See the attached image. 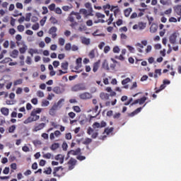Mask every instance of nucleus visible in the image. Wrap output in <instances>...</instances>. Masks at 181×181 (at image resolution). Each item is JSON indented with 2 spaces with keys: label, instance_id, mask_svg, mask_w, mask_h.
<instances>
[{
  "label": "nucleus",
  "instance_id": "5fc2aeb1",
  "mask_svg": "<svg viewBox=\"0 0 181 181\" xmlns=\"http://www.w3.org/2000/svg\"><path fill=\"white\" fill-rule=\"evenodd\" d=\"M146 100V97H143V98L139 99V104L140 105H142V104H144V103H145Z\"/></svg>",
  "mask_w": 181,
  "mask_h": 181
},
{
  "label": "nucleus",
  "instance_id": "20e7f679",
  "mask_svg": "<svg viewBox=\"0 0 181 181\" xmlns=\"http://www.w3.org/2000/svg\"><path fill=\"white\" fill-rule=\"evenodd\" d=\"M40 118V116H35V117H29L28 119H26L25 121H24V124H30V122H33L35 121H37V119H39Z\"/></svg>",
  "mask_w": 181,
  "mask_h": 181
},
{
  "label": "nucleus",
  "instance_id": "72a5a7b5",
  "mask_svg": "<svg viewBox=\"0 0 181 181\" xmlns=\"http://www.w3.org/2000/svg\"><path fill=\"white\" fill-rule=\"evenodd\" d=\"M71 15H74L78 21H80V19H81V16L80 15V13H76L74 11H72L71 13Z\"/></svg>",
  "mask_w": 181,
  "mask_h": 181
},
{
  "label": "nucleus",
  "instance_id": "09e8293b",
  "mask_svg": "<svg viewBox=\"0 0 181 181\" xmlns=\"http://www.w3.org/2000/svg\"><path fill=\"white\" fill-rule=\"evenodd\" d=\"M37 96L40 97V98H43V97H45V93L42 90H38L37 92Z\"/></svg>",
  "mask_w": 181,
  "mask_h": 181
},
{
  "label": "nucleus",
  "instance_id": "c9c22d12",
  "mask_svg": "<svg viewBox=\"0 0 181 181\" xmlns=\"http://www.w3.org/2000/svg\"><path fill=\"white\" fill-rule=\"evenodd\" d=\"M90 59H94L95 57V49H92L88 54Z\"/></svg>",
  "mask_w": 181,
  "mask_h": 181
},
{
  "label": "nucleus",
  "instance_id": "c756f323",
  "mask_svg": "<svg viewBox=\"0 0 181 181\" xmlns=\"http://www.w3.org/2000/svg\"><path fill=\"white\" fill-rule=\"evenodd\" d=\"M160 74H162V70L161 69H156L155 74L153 76L154 78H158V75L160 76Z\"/></svg>",
  "mask_w": 181,
  "mask_h": 181
},
{
  "label": "nucleus",
  "instance_id": "e2e57ef3",
  "mask_svg": "<svg viewBox=\"0 0 181 181\" xmlns=\"http://www.w3.org/2000/svg\"><path fill=\"white\" fill-rule=\"evenodd\" d=\"M119 117H121V113H119V112H116L113 115V118L115 119H118V118H119Z\"/></svg>",
  "mask_w": 181,
  "mask_h": 181
},
{
  "label": "nucleus",
  "instance_id": "6e6552de",
  "mask_svg": "<svg viewBox=\"0 0 181 181\" xmlns=\"http://www.w3.org/2000/svg\"><path fill=\"white\" fill-rule=\"evenodd\" d=\"M57 105L54 103L52 108L49 110V115H55L56 111L58 110Z\"/></svg>",
  "mask_w": 181,
  "mask_h": 181
},
{
  "label": "nucleus",
  "instance_id": "4be33fe9",
  "mask_svg": "<svg viewBox=\"0 0 181 181\" xmlns=\"http://www.w3.org/2000/svg\"><path fill=\"white\" fill-rule=\"evenodd\" d=\"M158 30V25H151V28H150V32L151 33H156Z\"/></svg>",
  "mask_w": 181,
  "mask_h": 181
},
{
  "label": "nucleus",
  "instance_id": "052dcab7",
  "mask_svg": "<svg viewBox=\"0 0 181 181\" xmlns=\"http://www.w3.org/2000/svg\"><path fill=\"white\" fill-rule=\"evenodd\" d=\"M45 175H50L52 173V168L49 167L47 170H44Z\"/></svg>",
  "mask_w": 181,
  "mask_h": 181
},
{
  "label": "nucleus",
  "instance_id": "f03ea898",
  "mask_svg": "<svg viewBox=\"0 0 181 181\" xmlns=\"http://www.w3.org/2000/svg\"><path fill=\"white\" fill-rule=\"evenodd\" d=\"M79 98L81 100H90L93 98V95L88 92H84L79 94Z\"/></svg>",
  "mask_w": 181,
  "mask_h": 181
},
{
  "label": "nucleus",
  "instance_id": "a211bd4d",
  "mask_svg": "<svg viewBox=\"0 0 181 181\" xmlns=\"http://www.w3.org/2000/svg\"><path fill=\"white\" fill-rule=\"evenodd\" d=\"M45 127H46V124L41 123L35 127V131H40V129H43Z\"/></svg>",
  "mask_w": 181,
  "mask_h": 181
},
{
  "label": "nucleus",
  "instance_id": "f257e3e1",
  "mask_svg": "<svg viewBox=\"0 0 181 181\" xmlns=\"http://www.w3.org/2000/svg\"><path fill=\"white\" fill-rule=\"evenodd\" d=\"M107 123L103 121L101 123L95 122L93 124V128L88 127L87 134L88 135H91V138L93 139H95L97 136H98V129L101 128H104V127H106Z\"/></svg>",
  "mask_w": 181,
  "mask_h": 181
},
{
  "label": "nucleus",
  "instance_id": "a18cd8bd",
  "mask_svg": "<svg viewBox=\"0 0 181 181\" xmlns=\"http://www.w3.org/2000/svg\"><path fill=\"white\" fill-rule=\"evenodd\" d=\"M65 50H66V52H70V50H71V43H66L65 45Z\"/></svg>",
  "mask_w": 181,
  "mask_h": 181
},
{
  "label": "nucleus",
  "instance_id": "8fccbe9b",
  "mask_svg": "<svg viewBox=\"0 0 181 181\" xmlns=\"http://www.w3.org/2000/svg\"><path fill=\"white\" fill-rule=\"evenodd\" d=\"M32 16V13H27L25 18V22H30V18Z\"/></svg>",
  "mask_w": 181,
  "mask_h": 181
},
{
  "label": "nucleus",
  "instance_id": "b1692460",
  "mask_svg": "<svg viewBox=\"0 0 181 181\" xmlns=\"http://www.w3.org/2000/svg\"><path fill=\"white\" fill-rule=\"evenodd\" d=\"M18 54H19V51H18L17 49H14L12 51L10 56L11 57H13V59H16Z\"/></svg>",
  "mask_w": 181,
  "mask_h": 181
},
{
  "label": "nucleus",
  "instance_id": "aec40b11",
  "mask_svg": "<svg viewBox=\"0 0 181 181\" xmlns=\"http://www.w3.org/2000/svg\"><path fill=\"white\" fill-rule=\"evenodd\" d=\"M26 50H28V45H23L22 47L19 49V52L21 54H24V53H26Z\"/></svg>",
  "mask_w": 181,
  "mask_h": 181
},
{
  "label": "nucleus",
  "instance_id": "ea45409f",
  "mask_svg": "<svg viewBox=\"0 0 181 181\" xmlns=\"http://www.w3.org/2000/svg\"><path fill=\"white\" fill-rule=\"evenodd\" d=\"M130 81H131V78H127L124 79L123 81H122V86H125V85L128 84V83H130Z\"/></svg>",
  "mask_w": 181,
  "mask_h": 181
},
{
  "label": "nucleus",
  "instance_id": "4468645a",
  "mask_svg": "<svg viewBox=\"0 0 181 181\" xmlns=\"http://www.w3.org/2000/svg\"><path fill=\"white\" fill-rule=\"evenodd\" d=\"M136 47H137V50L139 53H144V45L139 42L136 44Z\"/></svg>",
  "mask_w": 181,
  "mask_h": 181
},
{
  "label": "nucleus",
  "instance_id": "bb28decb",
  "mask_svg": "<svg viewBox=\"0 0 181 181\" xmlns=\"http://www.w3.org/2000/svg\"><path fill=\"white\" fill-rule=\"evenodd\" d=\"M64 103V99H60L57 103H54L57 107L62 108L63 107V104Z\"/></svg>",
  "mask_w": 181,
  "mask_h": 181
},
{
  "label": "nucleus",
  "instance_id": "423d86ee",
  "mask_svg": "<svg viewBox=\"0 0 181 181\" xmlns=\"http://www.w3.org/2000/svg\"><path fill=\"white\" fill-rule=\"evenodd\" d=\"M42 111H43L42 108H36L33 110V111L31 112V117H39V115H37L36 114H40V112H42Z\"/></svg>",
  "mask_w": 181,
  "mask_h": 181
},
{
  "label": "nucleus",
  "instance_id": "69168bd1",
  "mask_svg": "<svg viewBox=\"0 0 181 181\" xmlns=\"http://www.w3.org/2000/svg\"><path fill=\"white\" fill-rule=\"evenodd\" d=\"M95 16H97V18H105V15L101 13H96Z\"/></svg>",
  "mask_w": 181,
  "mask_h": 181
},
{
  "label": "nucleus",
  "instance_id": "49530a36",
  "mask_svg": "<svg viewBox=\"0 0 181 181\" xmlns=\"http://www.w3.org/2000/svg\"><path fill=\"white\" fill-rule=\"evenodd\" d=\"M9 62H12V59H11L10 57H6L4 60H2L1 63L5 64V63H9Z\"/></svg>",
  "mask_w": 181,
  "mask_h": 181
},
{
  "label": "nucleus",
  "instance_id": "cd10ccee",
  "mask_svg": "<svg viewBox=\"0 0 181 181\" xmlns=\"http://www.w3.org/2000/svg\"><path fill=\"white\" fill-rule=\"evenodd\" d=\"M165 88H166V85L164 83L160 85L159 89H156V88L155 90H156V94H158V93H160V91H162V90H165Z\"/></svg>",
  "mask_w": 181,
  "mask_h": 181
},
{
  "label": "nucleus",
  "instance_id": "37998d69",
  "mask_svg": "<svg viewBox=\"0 0 181 181\" xmlns=\"http://www.w3.org/2000/svg\"><path fill=\"white\" fill-rule=\"evenodd\" d=\"M79 32H84L85 30H87V26L86 25H81V26L78 28Z\"/></svg>",
  "mask_w": 181,
  "mask_h": 181
},
{
  "label": "nucleus",
  "instance_id": "774afa93",
  "mask_svg": "<svg viewBox=\"0 0 181 181\" xmlns=\"http://www.w3.org/2000/svg\"><path fill=\"white\" fill-rule=\"evenodd\" d=\"M33 30H37L39 29V23L34 24L32 27Z\"/></svg>",
  "mask_w": 181,
  "mask_h": 181
},
{
  "label": "nucleus",
  "instance_id": "1a4fd4ad",
  "mask_svg": "<svg viewBox=\"0 0 181 181\" xmlns=\"http://www.w3.org/2000/svg\"><path fill=\"white\" fill-rule=\"evenodd\" d=\"M81 42L83 43V45H86V46H88V45H90V38H87L86 37H81Z\"/></svg>",
  "mask_w": 181,
  "mask_h": 181
},
{
  "label": "nucleus",
  "instance_id": "473e14b6",
  "mask_svg": "<svg viewBox=\"0 0 181 181\" xmlns=\"http://www.w3.org/2000/svg\"><path fill=\"white\" fill-rule=\"evenodd\" d=\"M60 146L59 143H54L51 146V150L52 151H56V149H58V148Z\"/></svg>",
  "mask_w": 181,
  "mask_h": 181
},
{
  "label": "nucleus",
  "instance_id": "412c9836",
  "mask_svg": "<svg viewBox=\"0 0 181 181\" xmlns=\"http://www.w3.org/2000/svg\"><path fill=\"white\" fill-rule=\"evenodd\" d=\"M170 42L172 45H175L176 43V34H173L170 37Z\"/></svg>",
  "mask_w": 181,
  "mask_h": 181
},
{
  "label": "nucleus",
  "instance_id": "ddd939ff",
  "mask_svg": "<svg viewBox=\"0 0 181 181\" xmlns=\"http://www.w3.org/2000/svg\"><path fill=\"white\" fill-rule=\"evenodd\" d=\"M174 11L177 13V15H179V16H181V5H177L174 7Z\"/></svg>",
  "mask_w": 181,
  "mask_h": 181
},
{
  "label": "nucleus",
  "instance_id": "e433bc0d",
  "mask_svg": "<svg viewBox=\"0 0 181 181\" xmlns=\"http://www.w3.org/2000/svg\"><path fill=\"white\" fill-rule=\"evenodd\" d=\"M113 53L118 54L121 52V49L118 46H115L112 49Z\"/></svg>",
  "mask_w": 181,
  "mask_h": 181
},
{
  "label": "nucleus",
  "instance_id": "de8ad7c7",
  "mask_svg": "<svg viewBox=\"0 0 181 181\" xmlns=\"http://www.w3.org/2000/svg\"><path fill=\"white\" fill-rule=\"evenodd\" d=\"M94 112H95V115L93 116V118H95V117H97V115H98V114H100V112H98V105H96L94 108Z\"/></svg>",
  "mask_w": 181,
  "mask_h": 181
},
{
  "label": "nucleus",
  "instance_id": "f3484780",
  "mask_svg": "<svg viewBox=\"0 0 181 181\" xmlns=\"http://www.w3.org/2000/svg\"><path fill=\"white\" fill-rule=\"evenodd\" d=\"M143 107H138L136 110H135L133 112H132L129 116L130 117H134V115H136L137 114H139L141 111H142Z\"/></svg>",
  "mask_w": 181,
  "mask_h": 181
},
{
  "label": "nucleus",
  "instance_id": "0e129e2a",
  "mask_svg": "<svg viewBox=\"0 0 181 181\" xmlns=\"http://www.w3.org/2000/svg\"><path fill=\"white\" fill-rule=\"evenodd\" d=\"M54 12L57 13V15H62V8L57 7L55 8Z\"/></svg>",
  "mask_w": 181,
  "mask_h": 181
},
{
  "label": "nucleus",
  "instance_id": "6ab92c4d",
  "mask_svg": "<svg viewBox=\"0 0 181 181\" xmlns=\"http://www.w3.org/2000/svg\"><path fill=\"white\" fill-rule=\"evenodd\" d=\"M78 153H80V148H78L76 151H70L68 152V158L70 157V155H78Z\"/></svg>",
  "mask_w": 181,
  "mask_h": 181
},
{
  "label": "nucleus",
  "instance_id": "dca6fc26",
  "mask_svg": "<svg viewBox=\"0 0 181 181\" xmlns=\"http://www.w3.org/2000/svg\"><path fill=\"white\" fill-rule=\"evenodd\" d=\"M42 158H44V159H52L53 158V154L50 153H45L44 152H42Z\"/></svg>",
  "mask_w": 181,
  "mask_h": 181
},
{
  "label": "nucleus",
  "instance_id": "9b49d317",
  "mask_svg": "<svg viewBox=\"0 0 181 181\" xmlns=\"http://www.w3.org/2000/svg\"><path fill=\"white\" fill-rule=\"evenodd\" d=\"M28 53L33 57V54H39V50L37 49L30 48L28 49Z\"/></svg>",
  "mask_w": 181,
  "mask_h": 181
},
{
  "label": "nucleus",
  "instance_id": "0eeeda50",
  "mask_svg": "<svg viewBox=\"0 0 181 181\" xmlns=\"http://www.w3.org/2000/svg\"><path fill=\"white\" fill-rule=\"evenodd\" d=\"M52 91H54L55 94H63V93H64V88L56 86L53 88Z\"/></svg>",
  "mask_w": 181,
  "mask_h": 181
},
{
  "label": "nucleus",
  "instance_id": "bf43d9fd",
  "mask_svg": "<svg viewBox=\"0 0 181 181\" xmlns=\"http://www.w3.org/2000/svg\"><path fill=\"white\" fill-rule=\"evenodd\" d=\"M17 29H18V32H23V30H25V26L20 25L17 27Z\"/></svg>",
  "mask_w": 181,
  "mask_h": 181
},
{
  "label": "nucleus",
  "instance_id": "a19ab883",
  "mask_svg": "<svg viewBox=\"0 0 181 181\" xmlns=\"http://www.w3.org/2000/svg\"><path fill=\"white\" fill-rule=\"evenodd\" d=\"M127 47L130 53H135V48L131 45H127Z\"/></svg>",
  "mask_w": 181,
  "mask_h": 181
},
{
  "label": "nucleus",
  "instance_id": "338daca9",
  "mask_svg": "<svg viewBox=\"0 0 181 181\" xmlns=\"http://www.w3.org/2000/svg\"><path fill=\"white\" fill-rule=\"evenodd\" d=\"M5 80L4 79H0V88H4V86H5Z\"/></svg>",
  "mask_w": 181,
  "mask_h": 181
},
{
  "label": "nucleus",
  "instance_id": "f704fd0d",
  "mask_svg": "<svg viewBox=\"0 0 181 181\" xmlns=\"http://www.w3.org/2000/svg\"><path fill=\"white\" fill-rule=\"evenodd\" d=\"M91 142H93V139H91L90 138H86L84 139V141H83V144L84 145H88V144H91Z\"/></svg>",
  "mask_w": 181,
  "mask_h": 181
},
{
  "label": "nucleus",
  "instance_id": "393cba45",
  "mask_svg": "<svg viewBox=\"0 0 181 181\" xmlns=\"http://www.w3.org/2000/svg\"><path fill=\"white\" fill-rule=\"evenodd\" d=\"M112 131H114V127H110V128L107 127L105 129L103 134L104 135L105 134L110 135L112 132Z\"/></svg>",
  "mask_w": 181,
  "mask_h": 181
},
{
  "label": "nucleus",
  "instance_id": "4c0bfd02",
  "mask_svg": "<svg viewBox=\"0 0 181 181\" xmlns=\"http://www.w3.org/2000/svg\"><path fill=\"white\" fill-rule=\"evenodd\" d=\"M57 32V28H56V27H52L49 30V35L56 33Z\"/></svg>",
  "mask_w": 181,
  "mask_h": 181
},
{
  "label": "nucleus",
  "instance_id": "864d4df0",
  "mask_svg": "<svg viewBox=\"0 0 181 181\" xmlns=\"http://www.w3.org/2000/svg\"><path fill=\"white\" fill-rule=\"evenodd\" d=\"M47 19V17L45 16V17L40 21V25H41V26H45V23H46Z\"/></svg>",
  "mask_w": 181,
  "mask_h": 181
},
{
  "label": "nucleus",
  "instance_id": "2f4dec72",
  "mask_svg": "<svg viewBox=\"0 0 181 181\" xmlns=\"http://www.w3.org/2000/svg\"><path fill=\"white\" fill-rule=\"evenodd\" d=\"M50 105V102H49L48 100H42V103H41V105L42 107H48V105Z\"/></svg>",
  "mask_w": 181,
  "mask_h": 181
},
{
  "label": "nucleus",
  "instance_id": "9d476101",
  "mask_svg": "<svg viewBox=\"0 0 181 181\" xmlns=\"http://www.w3.org/2000/svg\"><path fill=\"white\" fill-rule=\"evenodd\" d=\"M55 160H59V162L62 164L64 162V156L58 154L55 156Z\"/></svg>",
  "mask_w": 181,
  "mask_h": 181
},
{
  "label": "nucleus",
  "instance_id": "4d7b16f0",
  "mask_svg": "<svg viewBox=\"0 0 181 181\" xmlns=\"http://www.w3.org/2000/svg\"><path fill=\"white\" fill-rule=\"evenodd\" d=\"M48 8L49 9V11H55L56 9V4H52L48 6Z\"/></svg>",
  "mask_w": 181,
  "mask_h": 181
},
{
  "label": "nucleus",
  "instance_id": "c03bdc74",
  "mask_svg": "<svg viewBox=\"0 0 181 181\" xmlns=\"http://www.w3.org/2000/svg\"><path fill=\"white\" fill-rule=\"evenodd\" d=\"M113 21H114V17H112V14H110L109 19L107 21H106V22H107V25H111V23H112Z\"/></svg>",
  "mask_w": 181,
  "mask_h": 181
},
{
  "label": "nucleus",
  "instance_id": "7c9ffc66",
  "mask_svg": "<svg viewBox=\"0 0 181 181\" xmlns=\"http://www.w3.org/2000/svg\"><path fill=\"white\" fill-rule=\"evenodd\" d=\"M61 67L62 69H63V70H67V69H69V62H66L62 63Z\"/></svg>",
  "mask_w": 181,
  "mask_h": 181
},
{
  "label": "nucleus",
  "instance_id": "58836bf2",
  "mask_svg": "<svg viewBox=\"0 0 181 181\" xmlns=\"http://www.w3.org/2000/svg\"><path fill=\"white\" fill-rule=\"evenodd\" d=\"M23 83V79H18L14 81L13 84L14 86H19Z\"/></svg>",
  "mask_w": 181,
  "mask_h": 181
},
{
  "label": "nucleus",
  "instance_id": "7ed1b4c3",
  "mask_svg": "<svg viewBox=\"0 0 181 181\" xmlns=\"http://www.w3.org/2000/svg\"><path fill=\"white\" fill-rule=\"evenodd\" d=\"M84 90H87V88H86V86L81 83L75 85L72 88V91H84Z\"/></svg>",
  "mask_w": 181,
  "mask_h": 181
},
{
  "label": "nucleus",
  "instance_id": "680f3d73",
  "mask_svg": "<svg viewBox=\"0 0 181 181\" xmlns=\"http://www.w3.org/2000/svg\"><path fill=\"white\" fill-rule=\"evenodd\" d=\"M42 15H46L47 13H49V10L47 9V7L42 6Z\"/></svg>",
  "mask_w": 181,
  "mask_h": 181
},
{
  "label": "nucleus",
  "instance_id": "13d9d810",
  "mask_svg": "<svg viewBox=\"0 0 181 181\" xmlns=\"http://www.w3.org/2000/svg\"><path fill=\"white\" fill-rule=\"evenodd\" d=\"M50 22L52 23H53L54 25H56V23H57V19H56V18L52 16L49 19Z\"/></svg>",
  "mask_w": 181,
  "mask_h": 181
},
{
  "label": "nucleus",
  "instance_id": "5701e85b",
  "mask_svg": "<svg viewBox=\"0 0 181 181\" xmlns=\"http://www.w3.org/2000/svg\"><path fill=\"white\" fill-rule=\"evenodd\" d=\"M100 67V60L95 63L93 64V71L94 73L97 72V71L98 70V68Z\"/></svg>",
  "mask_w": 181,
  "mask_h": 181
},
{
  "label": "nucleus",
  "instance_id": "c85d7f7f",
  "mask_svg": "<svg viewBox=\"0 0 181 181\" xmlns=\"http://www.w3.org/2000/svg\"><path fill=\"white\" fill-rule=\"evenodd\" d=\"M131 12H132V8H127L124 11V16H126V18H128V16H129V15H131Z\"/></svg>",
  "mask_w": 181,
  "mask_h": 181
},
{
  "label": "nucleus",
  "instance_id": "a878e982",
  "mask_svg": "<svg viewBox=\"0 0 181 181\" xmlns=\"http://www.w3.org/2000/svg\"><path fill=\"white\" fill-rule=\"evenodd\" d=\"M1 112L3 114V115H6V117L9 115V109L6 107L1 108Z\"/></svg>",
  "mask_w": 181,
  "mask_h": 181
},
{
  "label": "nucleus",
  "instance_id": "39448f33",
  "mask_svg": "<svg viewBox=\"0 0 181 181\" xmlns=\"http://www.w3.org/2000/svg\"><path fill=\"white\" fill-rule=\"evenodd\" d=\"M77 163V160L74 158H71L69 161L68 162V164L69 165V170H73L74 169V166H76V163Z\"/></svg>",
  "mask_w": 181,
  "mask_h": 181
},
{
  "label": "nucleus",
  "instance_id": "6e6d98bb",
  "mask_svg": "<svg viewBox=\"0 0 181 181\" xmlns=\"http://www.w3.org/2000/svg\"><path fill=\"white\" fill-rule=\"evenodd\" d=\"M65 42H66V40L64 38L60 37L59 39V45H60V46H64Z\"/></svg>",
  "mask_w": 181,
  "mask_h": 181
},
{
  "label": "nucleus",
  "instance_id": "603ef678",
  "mask_svg": "<svg viewBox=\"0 0 181 181\" xmlns=\"http://www.w3.org/2000/svg\"><path fill=\"white\" fill-rule=\"evenodd\" d=\"M71 50L72 52H77V50H78V46L76 45H73L71 46Z\"/></svg>",
  "mask_w": 181,
  "mask_h": 181
},
{
  "label": "nucleus",
  "instance_id": "79ce46f5",
  "mask_svg": "<svg viewBox=\"0 0 181 181\" xmlns=\"http://www.w3.org/2000/svg\"><path fill=\"white\" fill-rule=\"evenodd\" d=\"M16 129V126L12 125L11 127H9L8 132L10 134H13V132H15Z\"/></svg>",
  "mask_w": 181,
  "mask_h": 181
},
{
  "label": "nucleus",
  "instance_id": "3c124183",
  "mask_svg": "<svg viewBox=\"0 0 181 181\" xmlns=\"http://www.w3.org/2000/svg\"><path fill=\"white\" fill-rule=\"evenodd\" d=\"M60 169H62V167H58V168H55L53 172V175L54 176H57L58 177H60L59 175H57V172H59V170H60Z\"/></svg>",
  "mask_w": 181,
  "mask_h": 181
},
{
  "label": "nucleus",
  "instance_id": "f8f14e48",
  "mask_svg": "<svg viewBox=\"0 0 181 181\" xmlns=\"http://www.w3.org/2000/svg\"><path fill=\"white\" fill-rule=\"evenodd\" d=\"M100 98H101V100H104L105 101H107V100L110 98V95H108V93H101L100 94Z\"/></svg>",
  "mask_w": 181,
  "mask_h": 181
},
{
  "label": "nucleus",
  "instance_id": "2eb2a0df",
  "mask_svg": "<svg viewBox=\"0 0 181 181\" xmlns=\"http://www.w3.org/2000/svg\"><path fill=\"white\" fill-rule=\"evenodd\" d=\"M102 67L105 70H110V66H108V61L107 59H105L102 64Z\"/></svg>",
  "mask_w": 181,
  "mask_h": 181
}]
</instances>
